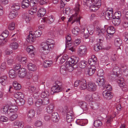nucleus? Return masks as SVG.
<instances>
[{
    "mask_svg": "<svg viewBox=\"0 0 128 128\" xmlns=\"http://www.w3.org/2000/svg\"><path fill=\"white\" fill-rule=\"evenodd\" d=\"M18 60L24 67L27 66V64L29 62L28 59L26 57H20L18 58Z\"/></svg>",
    "mask_w": 128,
    "mask_h": 128,
    "instance_id": "10",
    "label": "nucleus"
},
{
    "mask_svg": "<svg viewBox=\"0 0 128 128\" xmlns=\"http://www.w3.org/2000/svg\"><path fill=\"white\" fill-rule=\"evenodd\" d=\"M97 86L94 83L89 82L87 84V90L90 91H94L97 89Z\"/></svg>",
    "mask_w": 128,
    "mask_h": 128,
    "instance_id": "12",
    "label": "nucleus"
},
{
    "mask_svg": "<svg viewBox=\"0 0 128 128\" xmlns=\"http://www.w3.org/2000/svg\"><path fill=\"white\" fill-rule=\"evenodd\" d=\"M46 10L44 8H40L38 12V16L39 17L43 16L45 14Z\"/></svg>",
    "mask_w": 128,
    "mask_h": 128,
    "instance_id": "27",
    "label": "nucleus"
},
{
    "mask_svg": "<svg viewBox=\"0 0 128 128\" xmlns=\"http://www.w3.org/2000/svg\"><path fill=\"white\" fill-rule=\"evenodd\" d=\"M52 63V62L51 61L45 60L43 64L44 66V68H47L50 66Z\"/></svg>",
    "mask_w": 128,
    "mask_h": 128,
    "instance_id": "55",
    "label": "nucleus"
},
{
    "mask_svg": "<svg viewBox=\"0 0 128 128\" xmlns=\"http://www.w3.org/2000/svg\"><path fill=\"white\" fill-rule=\"evenodd\" d=\"M14 98L17 99L19 100L18 104L19 106H22L24 104L25 100L24 99V95L21 92H18L15 93L14 94Z\"/></svg>",
    "mask_w": 128,
    "mask_h": 128,
    "instance_id": "6",
    "label": "nucleus"
},
{
    "mask_svg": "<svg viewBox=\"0 0 128 128\" xmlns=\"http://www.w3.org/2000/svg\"><path fill=\"white\" fill-rule=\"evenodd\" d=\"M97 60L96 58L94 55L92 56L91 58L88 59V63L90 66H94L95 65L97 62Z\"/></svg>",
    "mask_w": 128,
    "mask_h": 128,
    "instance_id": "16",
    "label": "nucleus"
},
{
    "mask_svg": "<svg viewBox=\"0 0 128 128\" xmlns=\"http://www.w3.org/2000/svg\"><path fill=\"white\" fill-rule=\"evenodd\" d=\"M32 6V8H31L29 11V13L31 15L34 14L37 12V6Z\"/></svg>",
    "mask_w": 128,
    "mask_h": 128,
    "instance_id": "46",
    "label": "nucleus"
},
{
    "mask_svg": "<svg viewBox=\"0 0 128 128\" xmlns=\"http://www.w3.org/2000/svg\"><path fill=\"white\" fill-rule=\"evenodd\" d=\"M14 58L12 56L8 57L7 59V63L8 65H11L14 63Z\"/></svg>",
    "mask_w": 128,
    "mask_h": 128,
    "instance_id": "50",
    "label": "nucleus"
},
{
    "mask_svg": "<svg viewBox=\"0 0 128 128\" xmlns=\"http://www.w3.org/2000/svg\"><path fill=\"white\" fill-rule=\"evenodd\" d=\"M78 104L84 110L86 111L90 109H95L93 104L92 103H89V106L84 102H80L78 103Z\"/></svg>",
    "mask_w": 128,
    "mask_h": 128,
    "instance_id": "7",
    "label": "nucleus"
},
{
    "mask_svg": "<svg viewBox=\"0 0 128 128\" xmlns=\"http://www.w3.org/2000/svg\"><path fill=\"white\" fill-rule=\"evenodd\" d=\"M47 19H50V20L51 22H53L54 20V18L53 16H49L48 18H44L41 20L42 22H45L46 20Z\"/></svg>",
    "mask_w": 128,
    "mask_h": 128,
    "instance_id": "53",
    "label": "nucleus"
},
{
    "mask_svg": "<svg viewBox=\"0 0 128 128\" xmlns=\"http://www.w3.org/2000/svg\"><path fill=\"white\" fill-rule=\"evenodd\" d=\"M102 95L104 98L107 100L111 99L113 96V94L112 93L106 90L103 92Z\"/></svg>",
    "mask_w": 128,
    "mask_h": 128,
    "instance_id": "13",
    "label": "nucleus"
},
{
    "mask_svg": "<svg viewBox=\"0 0 128 128\" xmlns=\"http://www.w3.org/2000/svg\"><path fill=\"white\" fill-rule=\"evenodd\" d=\"M117 82L119 86L122 88H126L124 79L123 78H119L118 79Z\"/></svg>",
    "mask_w": 128,
    "mask_h": 128,
    "instance_id": "29",
    "label": "nucleus"
},
{
    "mask_svg": "<svg viewBox=\"0 0 128 128\" xmlns=\"http://www.w3.org/2000/svg\"><path fill=\"white\" fill-rule=\"evenodd\" d=\"M73 115L72 112V111H70L67 113L66 118V120L67 122H70L73 120Z\"/></svg>",
    "mask_w": 128,
    "mask_h": 128,
    "instance_id": "23",
    "label": "nucleus"
},
{
    "mask_svg": "<svg viewBox=\"0 0 128 128\" xmlns=\"http://www.w3.org/2000/svg\"><path fill=\"white\" fill-rule=\"evenodd\" d=\"M31 32L36 38L40 36L42 33V31L40 30H37L34 32Z\"/></svg>",
    "mask_w": 128,
    "mask_h": 128,
    "instance_id": "47",
    "label": "nucleus"
},
{
    "mask_svg": "<svg viewBox=\"0 0 128 128\" xmlns=\"http://www.w3.org/2000/svg\"><path fill=\"white\" fill-rule=\"evenodd\" d=\"M27 70L24 68H20L18 72V75L20 78H24L25 77L26 74Z\"/></svg>",
    "mask_w": 128,
    "mask_h": 128,
    "instance_id": "14",
    "label": "nucleus"
},
{
    "mask_svg": "<svg viewBox=\"0 0 128 128\" xmlns=\"http://www.w3.org/2000/svg\"><path fill=\"white\" fill-rule=\"evenodd\" d=\"M85 100L88 102H90L92 100L93 98L91 94H88L86 95L85 98Z\"/></svg>",
    "mask_w": 128,
    "mask_h": 128,
    "instance_id": "63",
    "label": "nucleus"
},
{
    "mask_svg": "<svg viewBox=\"0 0 128 128\" xmlns=\"http://www.w3.org/2000/svg\"><path fill=\"white\" fill-rule=\"evenodd\" d=\"M68 56L66 54H60L57 57L56 60L60 64H62L68 59Z\"/></svg>",
    "mask_w": 128,
    "mask_h": 128,
    "instance_id": "11",
    "label": "nucleus"
},
{
    "mask_svg": "<svg viewBox=\"0 0 128 128\" xmlns=\"http://www.w3.org/2000/svg\"><path fill=\"white\" fill-rule=\"evenodd\" d=\"M102 124V122L99 120H95L94 123V126L96 127H100Z\"/></svg>",
    "mask_w": 128,
    "mask_h": 128,
    "instance_id": "51",
    "label": "nucleus"
},
{
    "mask_svg": "<svg viewBox=\"0 0 128 128\" xmlns=\"http://www.w3.org/2000/svg\"><path fill=\"white\" fill-rule=\"evenodd\" d=\"M76 123L81 126H84L87 124L88 120L86 119H78L76 122Z\"/></svg>",
    "mask_w": 128,
    "mask_h": 128,
    "instance_id": "21",
    "label": "nucleus"
},
{
    "mask_svg": "<svg viewBox=\"0 0 128 128\" xmlns=\"http://www.w3.org/2000/svg\"><path fill=\"white\" fill-rule=\"evenodd\" d=\"M62 83L57 80L56 82L55 85L52 88L51 94H53L61 91L62 90Z\"/></svg>",
    "mask_w": 128,
    "mask_h": 128,
    "instance_id": "5",
    "label": "nucleus"
},
{
    "mask_svg": "<svg viewBox=\"0 0 128 128\" xmlns=\"http://www.w3.org/2000/svg\"><path fill=\"white\" fill-rule=\"evenodd\" d=\"M112 24L115 26L118 25L121 22V20L119 18H114L113 17L112 20Z\"/></svg>",
    "mask_w": 128,
    "mask_h": 128,
    "instance_id": "35",
    "label": "nucleus"
},
{
    "mask_svg": "<svg viewBox=\"0 0 128 128\" xmlns=\"http://www.w3.org/2000/svg\"><path fill=\"white\" fill-rule=\"evenodd\" d=\"M8 73L9 76L11 78H15L16 76V73L14 70L12 69L10 70Z\"/></svg>",
    "mask_w": 128,
    "mask_h": 128,
    "instance_id": "45",
    "label": "nucleus"
},
{
    "mask_svg": "<svg viewBox=\"0 0 128 128\" xmlns=\"http://www.w3.org/2000/svg\"><path fill=\"white\" fill-rule=\"evenodd\" d=\"M45 42H47L50 49H52L54 48L55 44V42L54 40L52 39H48Z\"/></svg>",
    "mask_w": 128,
    "mask_h": 128,
    "instance_id": "33",
    "label": "nucleus"
},
{
    "mask_svg": "<svg viewBox=\"0 0 128 128\" xmlns=\"http://www.w3.org/2000/svg\"><path fill=\"white\" fill-rule=\"evenodd\" d=\"M66 71V65H62L60 68V72L63 74H64Z\"/></svg>",
    "mask_w": 128,
    "mask_h": 128,
    "instance_id": "57",
    "label": "nucleus"
},
{
    "mask_svg": "<svg viewBox=\"0 0 128 128\" xmlns=\"http://www.w3.org/2000/svg\"><path fill=\"white\" fill-rule=\"evenodd\" d=\"M79 31V29L78 27H76L72 29V32L74 35L75 36H76L78 34Z\"/></svg>",
    "mask_w": 128,
    "mask_h": 128,
    "instance_id": "58",
    "label": "nucleus"
},
{
    "mask_svg": "<svg viewBox=\"0 0 128 128\" xmlns=\"http://www.w3.org/2000/svg\"><path fill=\"white\" fill-rule=\"evenodd\" d=\"M122 43V41L119 38H116L114 40V45L117 47L120 46Z\"/></svg>",
    "mask_w": 128,
    "mask_h": 128,
    "instance_id": "37",
    "label": "nucleus"
},
{
    "mask_svg": "<svg viewBox=\"0 0 128 128\" xmlns=\"http://www.w3.org/2000/svg\"><path fill=\"white\" fill-rule=\"evenodd\" d=\"M49 95V93L46 90L43 91L41 94V96L42 98H45L48 96Z\"/></svg>",
    "mask_w": 128,
    "mask_h": 128,
    "instance_id": "61",
    "label": "nucleus"
},
{
    "mask_svg": "<svg viewBox=\"0 0 128 128\" xmlns=\"http://www.w3.org/2000/svg\"><path fill=\"white\" fill-rule=\"evenodd\" d=\"M66 48L72 52H75L76 50V48L75 47L71 46V44H68L67 45H66Z\"/></svg>",
    "mask_w": 128,
    "mask_h": 128,
    "instance_id": "56",
    "label": "nucleus"
},
{
    "mask_svg": "<svg viewBox=\"0 0 128 128\" xmlns=\"http://www.w3.org/2000/svg\"><path fill=\"white\" fill-rule=\"evenodd\" d=\"M107 32L111 35L114 34L115 32V29L112 26H110L108 27L106 30Z\"/></svg>",
    "mask_w": 128,
    "mask_h": 128,
    "instance_id": "36",
    "label": "nucleus"
},
{
    "mask_svg": "<svg viewBox=\"0 0 128 128\" xmlns=\"http://www.w3.org/2000/svg\"><path fill=\"white\" fill-rule=\"evenodd\" d=\"M34 47L32 45L28 46L26 49L27 52L30 54H31L32 57H34Z\"/></svg>",
    "mask_w": 128,
    "mask_h": 128,
    "instance_id": "17",
    "label": "nucleus"
},
{
    "mask_svg": "<svg viewBox=\"0 0 128 128\" xmlns=\"http://www.w3.org/2000/svg\"><path fill=\"white\" fill-rule=\"evenodd\" d=\"M92 11H96L101 5V0H83Z\"/></svg>",
    "mask_w": 128,
    "mask_h": 128,
    "instance_id": "1",
    "label": "nucleus"
},
{
    "mask_svg": "<svg viewBox=\"0 0 128 128\" xmlns=\"http://www.w3.org/2000/svg\"><path fill=\"white\" fill-rule=\"evenodd\" d=\"M96 30L97 31L96 32L97 34L99 36H103L104 33L106 32V30L104 29H101L98 26H97L96 27Z\"/></svg>",
    "mask_w": 128,
    "mask_h": 128,
    "instance_id": "24",
    "label": "nucleus"
},
{
    "mask_svg": "<svg viewBox=\"0 0 128 128\" xmlns=\"http://www.w3.org/2000/svg\"><path fill=\"white\" fill-rule=\"evenodd\" d=\"M36 37L32 34V32H30L29 35L27 36L26 40L28 42L32 43L35 40Z\"/></svg>",
    "mask_w": 128,
    "mask_h": 128,
    "instance_id": "15",
    "label": "nucleus"
},
{
    "mask_svg": "<svg viewBox=\"0 0 128 128\" xmlns=\"http://www.w3.org/2000/svg\"><path fill=\"white\" fill-rule=\"evenodd\" d=\"M87 52V48L84 45L80 46L78 48L77 51L78 55L80 57L84 56Z\"/></svg>",
    "mask_w": 128,
    "mask_h": 128,
    "instance_id": "8",
    "label": "nucleus"
},
{
    "mask_svg": "<svg viewBox=\"0 0 128 128\" xmlns=\"http://www.w3.org/2000/svg\"><path fill=\"white\" fill-rule=\"evenodd\" d=\"M18 109V107L16 106L11 105L10 106L8 110V115L13 113H16Z\"/></svg>",
    "mask_w": 128,
    "mask_h": 128,
    "instance_id": "18",
    "label": "nucleus"
},
{
    "mask_svg": "<svg viewBox=\"0 0 128 128\" xmlns=\"http://www.w3.org/2000/svg\"><path fill=\"white\" fill-rule=\"evenodd\" d=\"M38 0H31L30 5L31 6H36V5L38 3Z\"/></svg>",
    "mask_w": 128,
    "mask_h": 128,
    "instance_id": "64",
    "label": "nucleus"
},
{
    "mask_svg": "<svg viewBox=\"0 0 128 128\" xmlns=\"http://www.w3.org/2000/svg\"><path fill=\"white\" fill-rule=\"evenodd\" d=\"M47 42H42L40 44L39 46L40 51L45 54H48L50 51V46L48 44Z\"/></svg>",
    "mask_w": 128,
    "mask_h": 128,
    "instance_id": "4",
    "label": "nucleus"
},
{
    "mask_svg": "<svg viewBox=\"0 0 128 128\" xmlns=\"http://www.w3.org/2000/svg\"><path fill=\"white\" fill-rule=\"evenodd\" d=\"M35 114V111L33 110H31L28 111L27 113L28 119L31 120L34 116Z\"/></svg>",
    "mask_w": 128,
    "mask_h": 128,
    "instance_id": "26",
    "label": "nucleus"
},
{
    "mask_svg": "<svg viewBox=\"0 0 128 128\" xmlns=\"http://www.w3.org/2000/svg\"><path fill=\"white\" fill-rule=\"evenodd\" d=\"M18 13L16 11L12 10L8 15V17L10 19H12L17 16Z\"/></svg>",
    "mask_w": 128,
    "mask_h": 128,
    "instance_id": "31",
    "label": "nucleus"
},
{
    "mask_svg": "<svg viewBox=\"0 0 128 128\" xmlns=\"http://www.w3.org/2000/svg\"><path fill=\"white\" fill-rule=\"evenodd\" d=\"M42 104H43L42 100L40 98L38 99L35 103L36 106L37 107H39Z\"/></svg>",
    "mask_w": 128,
    "mask_h": 128,
    "instance_id": "59",
    "label": "nucleus"
},
{
    "mask_svg": "<svg viewBox=\"0 0 128 128\" xmlns=\"http://www.w3.org/2000/svg\"><path fill=\"white\" fill-rule=\"evenodd\" d=\"M54 106L52 104H50L46 108V110L47 112L50 113L54 111Z\"/></svg>",
    "mask_w": 128,
    "mask_h": 128,
    "instance_id": "44",
    "label": "nucleus"
},
{
    "mask_svg": "<svg viewBox=\"0 0 128 128\" xmlns=\"http://www.w3.org/2000/svg\"><path fill=\"white\" fill-rule=\"evenodd\" d=\"M78 58H73L72 57L69 58L67 60L68 62H66V70L69 72H72L74 69L73 66L76 64L78 61Z\"/></svg>",
    "mask_w": 128,
    "mask_h": 128,
    "instance_id": "3",
    "label": "nucleus"
},
{
    "mask_svg": "<svg viewBox=\"0 0 128 128\" xmlns=\"http://www.w3.org/2000/svg\"><path fill=\"white\" fill-rule=\"evenodd\" d=\"M8 32L7 30L3 32L0 35V39L4 40L6 39L8 36Z\"/></svg>",
    "mask_w": 128,
    "mask_h": 128,
    "instance_id": "34",
    "label": "nucleus"
},
{
    "mask_svg": "<svg viewBox=\"0 0 128 128\" xmlns=\"http://www.w3.org/2000/svg\"><path fill=\"white\" fill-rule=\"evenodd\" d=\"M87 62L85 60H82L79 63V66L81 68H84L86 66Z\"/></svg>",
    "mask_w": 128,
    "mask_h": 128,
    "instance_id": "54",
    "label": "nucleus"
},
{
    "mask_svg": "<svg viewBox=\"0 0 128 128\" xmlns=\"http://www.w3.org/2000/svg\"><path fill=\"white\" fill-rule=\"evenodd\" d=\"M80 5L78 3H76V4L75 7L74 9L75 12V14L71 16L68 19V22H70L72 20V24L74 22H76L77 23L80 24L81 17L78 15V14L80 12Z\"/></svg>",
    "mask_w": 128,
    "mask_h": 128,
    "instance_id": "2",
    "label": "nucleus"
},
{
    "mask_svg": "<svg viewBox=\"0 0 128 128\" xmlns=\"http://www.w3.org/2000/svg\"><path fill=\"white\" fill-rule=\"evenodd\" d=\"M113 14L108 12H106L105 15V17L107 20H109L111 18Z\"/></svg>",
    "mask_w": 128,
    "mask_h": 128,
    "instance_id": "60",
    "label": "nucleus"
},
{
    "mask_svg": "<svg viewBox=\"0 0 128 128\" xmlns=\"http://www.w3.org/2000/svg\"><path fill=\"white\" fill-rule=\"evenodd\" d=\"M0 83L3 86H5L8 83L7 77L6 76L0 77Z\"/></svg>",
    "mask_w": 128,
    "mask_h": 128,
    "instance_id": "22",
    "label": "nucleus"
},
{
    "mask_svg": "<svg viewBox=\"0 0 128 128\" xmlns=\"http://www.w3.org/2000/svg\"><path fill=\"white\" fill-rule=\"evenodd\" d=\"M59 118L57 112H54L52 114L51 119L53 122H58Z\"/></svg>",
    "mask_w": 128,
    "mask_h": 128,
    "instance_id": "20",
    "label": "nucleus"
},
{
    "mask_svg": "<svg viewBox=\"0 0 128 128\" xmlns=\"http://www.w3.org/2000/svg\"><path fill=\"white\" fill-rule=\"evenodd\" d=\"M121 68H119L117 66H116L113 68L112 71L111 72L112 74L116 76H117L120 77L122 73V72L121 69Z\"/></svg>",
    "mask_w": 128,
    "mask_h": 128,
    "instance_id": "9",
    "label": "nucleus"
},
{
    "mask_svg": "<svg viewBox=\"0 0 128 128\" xmlns=\"http://www.w3.org/2000/svg\"><path fill=\"white\" fill-rule=\"evenodd\" d=\"M9 107L8 105H6L4 106L1 110L2 113L4 114H8Z\"/></svg>",
    "mask_w": 128,
    "mask_h": 128,
    "instance_id": "40",
    "label": "nucleus"
},
{
    "mask_svg": "<svg viewBox=\"0 0 128 128\" xmlns=\"http://www.w3.org/2000/svg\"><path fill=\"white\" fill-rule=\"evenodd\" d=\"M28 89L30 92L32 93H36L38 90V88H36L35 86H29Z\"/></svg>",
    "mask_w": 128,
    "mask_h": 128,
    "instance_id": "38",
    "label": "nucleus"
},
{
    "mask_svg": "<svg viewBox=\"0 0 128 128\" xmlns=\"http://www.w3.org/2000/svg\"><path fill=\"white\" fill-rule=\"evenodd\" d=\"M96 82L98 86L102 87L104 84V79L103 76H101L98 78L96 80Z\"/></svg>",
    "mask_w": 128,
    "mask_h": 128,
    "instance_id": "19",
    "label": "nucleus"
},
{
    "mask_svg": "<svg viewBox=\"0 0 128 128\" xmlns=\"http://www.w3.org/2000/svg\"><path fill=\"white\" fill-rule=\"evenodd\" d=\"M87 30L90 34H92L94 30V26L92 25H89L87 27Z\"/></svg>",
    "mask_w": 128,
    "mask_h": 128,
    "instance_id": "52",
    "label": "nucleus"
},
{
    "mask_svg": "<svg viewBox=\"0 0 128 128\" xmlns=\"http://www.w3.org/2000/svg\"><path fill=\"white\" fill-rule=\"evenodd\" d=\"M13 85L15 90H19L21 88L20 85L16 81H14L13 82Z\"/></svg>",
    "mask_w": 128,
    "mask_h": 128,
    "instance_id": "49",
    "label": "nucleus"
},
{
    "mask_svg": "<svg viewBox=\"0 0 128 128\" xmlns=\"http://www.w3.org/2000/svg\"><path fill=\"white\" fill-rule=\"evenodd\" d=\"M30 5L29 1L28 0H24L22 3V6L23 8H28Z\"/></svg>",
    "mask_w": 128,
    "mask_h": 128,
    "instance_id": "39",
    "label": "nucleus"
},
{
    "mask_svg": "<svg viewBox=\"0 0 128 128\" xmlns=\"http://www.w3.org/2000/svg\"><path fill=\"white\" fill-rule=\"evenodd\" d=\"M115 116V115L108 116L106 118V124H110L111 123L112 118Z\"/></svg>",
    "mask_w": 128,
    "mask_h": 128,
    "instance_id": "48",
    "label": "nucleus"
},
{
    "mask_svg": "<svg viewBox=\"0 0 128 128\" xmlns=\"http://www.w3.org/2000/svg\"><path fill=\"white\" fill-rule=\"evenodd\" d=\"M9 120L11 121H13L16 119L18 117V114L16 113L8 115Z\"/></svg>",
    "mask_w": 128,
    "mask_h": 128,
    "instance_id": "42",
    "label": "nucleus"
},
{
    "mask_svg": "<svg viewBox=\"0 0 128 128\" xmlns=\"http://www.w3.org/2000/svg\"><path fill=\"white\" fill-rule=\"evenodd\" d=\"M87 85L86 84V82L85 80H81L80 85V88L82 90L87 89Z\"/></svg>",
    "mask_w": 128,
    "mask_h": 128,
    "instance_id": "28",
    "label": "nucleus"
},
{
    "mask_svg": "<svg viewBox=\"0 0 128 128\" xmlns=\"http://www.w3.org/2000/svg\"><path fill=\"white\" fill-rule=\"evenodd\" d=\"M22 16L23 18L27 23L29 22L31 19V18L30 17L28 13H24Z\"/></svg>",
    "mask_w": 128,
    "mask_h": 128,
    "instance_id": "41",
    "label": "nucleus"
},
{
    "mask_svg": "<svg viewBox=\"0 0 128 128\" xmlns=\"http://www.w3.org/2000/svg\"><path fill=\"white\" fill-rule=\"evenodd\" d=\"M27 65L28 67V69L30 70L34 71L36 70V67L34 64L30 62H28Z\"/></svg>",
    "mask_w": 128,
    "mask_h": 128,
    "instance_id": "32",
    "label": "nucleus"
},
{
    "mask_svg": "<svg viewBox=\"0 0 128 128\" xmlns=\"http://www.w3.org/2000/svg\"><path fill=\"white\" fill-rule=\"evenodd\" d=\"M20 8V6L18 3H14L11 6L12 9L13 10L16 11L18 10Z\"/></svg>",
    "mask_w": 128,
    "mask_h": 128,
    "instance_id": "43",
    "label": "nucleus"
},
{
    "mask_svg": "<svg viewBox=\"0 0 128 128\" xmlns=\"http://www.w3.org/2000/svg\"><path fill=\"white\" fill-rule=\"evenodd\" d=\"M9 47L13 50H16L18 49L19 44L17 42H11L10 44Z\"/></svg>",
    "mask_w": 128,
    "mask_h": 128,
    "instance_id": "25",
    "label": "nucleus"
},
{
    "mask_svg": "<svg viewBox=\"0 0 128 128\" xmlns=\"http://www.w3.org/2000/svg\"><path fill=\"white\" fill-rule=\"evenodd\" d=\"M6 63L3 62L2 63L0 66V69L2 71H4L6 68Z\"/></svg>",
    "mask_w": 128,
    "mask_h": 128,
    "instance_id": "62",
    "label": "nucleus"
},
{
    "mask_svg": "<svg viewBox=\"0 0 128 128\" xmlns=\"http://www.w3.org/2000/svg\"><path fill=\"white\" fill-rule=\"evenodd\" d=\"M95 70L96 69L94 68V66H90L87 70L88 74L89 76H91L94 74Z\"/></svg>",
    "mask_w": 128,
    "mask_h": 128,
    "instance_id": "30",
    "label": "nucleus"
}]
</instances>
